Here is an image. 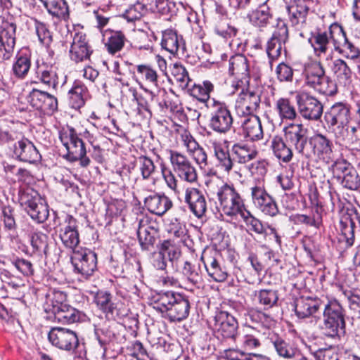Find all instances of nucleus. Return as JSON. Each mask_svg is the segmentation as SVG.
<instances>
[{
  "label": "nucleus",
  "mask_w": 360,
  "mask_h": 360,
  "mask_svg": "<svg viewBox=\"0 0 360 360\" xmlns=\"http://www.w3.org/2000/svg\"><path fill=\"white\" fill-rule=\"evenodd\" d=\"M288 141L295 145V150L307 159L316 158L326 163L333 160V143L326 135L316 133L308 136V129L301 123V125L292 126Z\"/></svg>",
  "instance_id": "nucleus-1"
},
{
  "label": "nucleus",
  "mask_w": 360,
  "mask_h": 360,
  "mask_svg": "<svg viewBox=\"0 0 360 360\" xmlns=\"http://www.w3.org/2000/svg\"><path fill=\"white\" fill-rule=\"evenodd\" d=\"M151 305L170 322H180L186 319L191 309L188 297L173 291L160 292L153 295Z\"/></svg>",
  "instance_id": "nucleus-2"
},
{
  "label": "nucleus",
  "mask_w": 360,
  "mask_h": 360,
  "mask_svg": "<svg viewBox=\"0 0 360 360\" xmlns=\"http://www.w3.org/2000/svg\"><path fill=\"white\" fill-rule=\"evenodd\" d=\"M324 336L336 339L345 334V311L337 300H330L324 305L323 321L319 324Z\"/></svg>",
  "instance_id": "nucleus-3"
},
{
  "label": "nucleus",
  "mask_w": 360,
  "mask_h": 360,
  "mask_svg": "<svg viewBox=\"0 0 360 360\" xmlns=\"http://www.w3.org/2000/svg\"><path fill=\"white\" fill-rule=\"evenodd\" d=\"M324 122L338 141L351 140L349 123L351 120L350 107L348 104L338 102L331 105L323 114Z\"/></svg>",
  "instance_id": "nucleus-4"
},
{
  "label": "nucleus",
  "mask_w": 360,
  "mask_h": 360,
  "mask_svg": "<svg viewBox=\"0 0 360 360\" xmlns=\"http://www.w3.org/2000/svg\"><path fill=\"white\" fill-rule=\"evenodd\" d=\"M216 196L219 211L228 217V220L236 219L247 210L244 199L233 184L225 183L218 187Z\"/></svg>",
  "instance_id": "nucleus-5"
},
{
  "label": "nucleus",
  "mask_w": 360,
  "mask_h": 360,
  "mask_svg": "<svg viewBox=\"0 0 360 360\" xmlns=\"http://www.w3.org/2000/svg\"><path fill=\"white\" fill-rule=\"evenodd\" d=\"M48 339L53 346L59 349L72 351L75 360H83L86 356L84 343L79 341L77 335L72 330L61 327L52 328L48 334Z\"/></svg>",
  "instance_id": "nucleus-6"
},
{
  "label": "nucleus",
  "mask_w": 360,
  "mask_h": 360,
  "mask_svg": "<svg viewBox=\"0 0 360 360\" xmlns=\"http://www.w3.org/2000/svg\"><path fill=\"white\" fill-rule=\"evenodd\" d=\"M59 139L67 150L64 158L70 162H79L82 167H87L91 160L86 155V145L73 127L59 131Z\"/></svg>",
  "instance_id": "nucleus-7"
},
{
  "label": "nucleus",
  "mask_w": 360,
  "mask_h": 360,
  "mask_svg": "<svg viewBox=\"0 0 360 360\" xmlns=\"http://www.w3.org/2000/svg\"><path fill=\"white\" fill-rule=\"evenodd\" d=\"M302 75L305 85L320 94L333 96L337 93V84L326 75L325 70L320 62L305 65Z\"/></svg>",
  "instance_id": "nucleus-8"
},
{
  "label": "nucleus",
  "mask_w": 360,
  "mask_h": 360,
  "mask_svg": "<svg viewBox=\"0 0 360 360\" xmlns=\"http://www.w3.org/2000/svg\"><path fill=\"white\" fill-rule=\"evenodd\" d=\"M339 27L340 25L335 22L331 24L328 30H317L311 33L308 41L316 57L321 59L335 51L336 44L339 43L337 38Z\"/></svg>",
  "instance_id": "nucleus-9"
},
{
  "label": "nucleus",
  "mask_w": 360,
  "mask_h": 360,
  "mask_svg": "<svg viewBox=\"0 0 360 360\" xmlns=\"http://www.w3.org/2000/svg\"><path fill=\"white\" fill-rule=\"evenodd\" d=\"M207 108L210 110L209 128L219 134L228 133L232 128L233 118L227 104L212 98Z\"/></svg>",
  "instance_id": "nucleus-10"
},
{
  "label": "nucleus",
  "mask_w": 360,
  "mask_h": 360,
  "mask_svg": "<svg viewBox=\"0 0 360 360\" xmlns=\"http://www.w3.org/2000/svg\"><path fill=\"white\" fill-rule=\"evenodd\" d=\"M295 101L298 113L305 120L318 121L323 112V105L316 97L307 92H297Z\"/></svg>",
  "instance_id": "nucleus-11"
},
{
  "label": "nucleus",
  "mask_w": 360,
  "mask_h": 360,
  "mask_svg": "<svg viewBox=\"0 0 360 360\" xmlns=\"http://www.w3.org/2000/svg\"><path fill=\"white\" fill-rule=\"evenodd\" d=\"M70 261L74 271L85 279L92 276L97 268V255L88 248H79L70 257Z\"/></svg>",
  "instance_id": "nucleus-12"
},
{
  "label": "nucleus",
  "mask_w": 360,
  "mask_h": 360,
  "mask_svg": "<svg viewBox=\"0 0 360 360\" xmlns=\"http://www.w3.org/2000/svg\"><path fill=\"white\" fill-rule=\"evenodd\" d=\"M24 210L37 223H43L49 217V209L38 192L30 187H24Z\"/></svg>",
  "instance_id": "nucleus-13"
},
{
  "label": "nucleus",
  "mask_w": 360,
  "mask_h": 360,
  "mask_svg": "<svg viewBox=\"0 0 360 360\" xmlns=\"http://www.w3.org/2000/svg\"><path fill=\"white\" fill-rule=\"evenodd\" d=\"M301 125V123H288L283 127L282 132L283 137L274 136L271 141L270 148L274 155L281 162L288 163L293 158V151L292 147L295 149V145L290 143L287 139V136L290 134L293 129L292 126Z\"/></svg>",
  "instance_id": "nucleus-14"
},
{
  "label": "nucleus",
  "mask_w": 360,
  "mask_h": 360,
  "mask_svg": "<svg viewBox=\"0 0 360 360\" xmlns=\"http://www.w3.org/2000/svg\"><path fill=\"white\" fill-rule=\"evenodd\" d=\"M169 155L171 164L178 177L189 184L197 183L198 172L189 158L175 150H170Z\"/></svg>",
  "instance_id": "nucleus-15"
},
{
  "label": "nucleus",
  "mask_w": 360,
  "mask_h": 360,
  "mask_svg": "<svg viewBox=\"0 0 360 360\" xmlns=\"http://www.w3.org/2000/svg\"><path fill=\"white\" fill-rule=\"evenodd\" d=\"M254 205L264 214L275 217L279 210L274 198L266 191L264 185L254 184L250 188Z\"/></svg>",
  "instance_id": "nucleus-16"
},
{
  "label": "nucleus",
  "mask_w": 360,
  "mask_h": 360,
  "mask_svg": "<svg viewBox=\"0 0 360 360\" xmlns=\"http://www.w3.org/2000/svg\"><path fill=\"white\" fill-rule=\"evenodd\" d=\"M59 238L64 247L72 254L78 251L79 244V233L78 221L72 215L66 214L64 221L60 224L58 231Z\"/></svg>",
  "instance_id": "nucleus-17"
},
{
  "label": "nucleus",
  "mask_w": 360,
  "mask_h": 360,
  "mask_svg": "<svg viewBox=\"0 0 360 360\" xmlns=\"http://www.w3.org/2000/svg\"><path fill=\"white\" fill-rule=\"evenodd\" d=\"M288 39V29L286 22L278 18L276 30L266 42V53L269 60L270 66L273 61L278 59L281 55L282 44L285 43Z\"/></svg>",
  "instance_id": "nucleus-18"
},
{
  "label": "nucleus",
  "mask_w": 360,
  "mask_h": 360,
  "mask_svg": "<svg viewBox=\"0 0 360 360\" xmlns=\"http://www.w3.org/2000/svg\"><path fill=\"white\" fill-rule=\"evenodd\" d=\"M259 94L255 91L242 89L235 104V111L238 116L246 117L255 115L260 106Z\"/></svg>",
  "instance_id": "nucleus-19"
},
{
  "label": "nucleus",
  "mask_w": 360,
  "mask_h": 360,
  "mask_svg": "<svg viewBox=\"0 0 360 360\" xmlns=\"http://www.w3.org/2000/svg\"><path fill=\"white\" fill-rule=\"evenodd\" d=\"M266 340L269 345L281 358L291 359L300 355V350L295 343L275 332H269Z\"/></svg>",
  "instance_id": "nucleus-20"
},
{
  "label": "nucleus",
  "mask_w": 360,
  "mask_h": 360,
  "mask_svg": "<svg viewBox=\"0 0 360 360\" xmlns=\"http://www.w3.org/2000/svg\"><path fill=\"white\" fill-rule=\"evenodd\" d=\"M214 328L218 338L234 340L238 335V323L229 312L220 311L214 316Z\"/></svg>",
  "instance_id": "nucleus-21"
},
{
  "label": "nucleus",
  "mask_w": 360,
  "mask_h": 360,
  "mask_svg": "<svg viewBox=\"0 0 360 360\" xmlns=\"http://www.w3.org/2000/svg\"><path fill=\"white\" fill-rule=\"evenodd\" d=\"M215 255L214 251L204 252L201 256V260L209 275L216 282L225 281L229 276V272L223 262Z\"/></svg>",
  "instance_id": "nucleus-22"
},
{
  "label": "nucleus",
  "mask_w": 360,
  "mask_h": 360,
  "mask_svg": "<svg viewBox=\"0 0 360 360\" xmlns=\"http://www.w3.org/2000/svg\"><path fill=\"white\" fill-rule=\"evenodd\" d=\"M93 49L86 34L76 32L73 37L70 49V58L75 63L90 60Z\"/></svg>",
  "instance_id": "nucleus-23"
},
{
  "label": "nucleus",
  "mask_w": 360,
  "mask_h": 360,
  "mask_svg": "<svg viewBox=\"0 0 360 360\" xmlns=\"http://www.w3.org/2000/svg\"><path fill=\"white\" fill-rule=\"evenodd\" d=\"M211 147L216 159V166L224 172L229 174L234 166V161L229 152L228 141H213Z\"/></svg>",
  "instance_id": "nucleus-24"
},
{
  "label": "nucleus",
  "mask_w": 360,
  "mask_h": 360,
  "mask_svg": "<svg viewBox=\"0 0 360 360\" xmlns=\"http://www.w3.org/2000/svg\"><path fill=\"white\" fill-rule=\"evenodd\" d=\"M229 72L235 75L238 81L236 86L248 85L250 80V69L248 58L243 54H236L229 59Z\"/></svg>",
  "instance_id": "nucleus-25"
},
{
  "label": "nucleus",
  "mask_w": 360,
  "mask_h": 360,
  "mask_svg": "<svg viewBox=\"0 0 360 360\" xmlns=\"http://www.w3.org/2000/svg\"><path fill=\"white\" fill-rule=\"evenodd\" d=\"M161 46L173 56H184L185 54L186 45L182 36L172 29L162 32Z\"/></svg>",
  "instance_id": "nucleus-26"
},
{
  "label": "nucleus",
  "mask_w": 360,
  "mask_h": 360,
  "mask_svg": "<svg viewBox=\"0 0 360 360\" xmlns=\"http://www.w3.org/2000/svg\"><path fill=\"white\" fill-rule=\"evenodd\" d=\"M185 202L191 212L198 218L202 217L207 210V201L202 191L198 188L190 187L185 191Z\"/></svg>",
  "instance_id": "nucleus-27"
},
{
  "label": "nucleus",
  "mask_w": 360,
  "mask_h": 360,
  "mask_svg": "<svg viewBox=\"0 0 360 360\" xmlns=\"http://www.w3.org/2000/svg\"><path fill=\"white\" fill-rule=\"evenodd\" d=\"M127 40L126 35L122 30L105 29L103 31L102 41L107 51L111 55L122 51Z\"/></svg>",
  "instance_id": "nucleus-28"
},
{
  "label": "nucleus",
  "mask_w": 360,
  "mask_h": 360,
  "mask_svg": "<svg viewBox=\"0 0 360 360\" xmlns=\"http://www.w3.org/2000/svg\"><path fill=\"white\" fill-rule=\"evenodd\" d=\"M269 0L259 4L255 9L252 10L248 14L250 22L260 30L269 26L273 19V12L268 5Z\"/></svg>",
  "instance_id": "nucleus-29"
},
{
  "label": "nucleus",
  "mask_w": 360,
  "mask_h": 360,
  "mask_svg": "<svg viewBox=\"0 0 360 360\" xmlns=\"http://www.w3.org/2000/svg\"><path fill=\"white\" fill-rule=\"evenodd\" d=\"M355 220H358L360 224L359 216L356 212L343 215L341 217L340 221V229L341 231L340 240L345 243L346 248H350L354 243L356 231Z\"/></svg>",
  "instance_id": "nucleus-30"
},
{
  "label": "nucleus",
  "mask_w": 360,
  "mask_h": 360,
  "mask_svg": "<svg viewBox=\"0 0 360 360\" xmlns=\"http://www.w3.org/2000/svg\"><path fill=\"white\" fill-rule=\"evenodd\" d=\"M143 202L147 210L158 216L165 214L173 205L172 200L165 194L155 192L146 197Z\"/></svg>",
  "instance_id": "nucleus-31"
},
{
  "label": "nucleus",
  "mask_w": 360,
  "mask_h": 360,
  "mask_svg": "<svg viewBox=\"0 0 360 360\" xmlns=\"http://www.w3.org/2000/svg\"><path fill=\"white\" fill-rule=\"evenodd\" d=\"M322 302L318 297H301L295 302V312L300 319L309 318L321 308Z\"/></svg>",
  "instance_id": "nucleus-32"
},
{
  "label": "nucleus",
  "mask_w": 360,
  "mask_h": 360,
  "mask_svg": "<svg viewBox=\"0 0 360 360\" xmlns=\"http://www.w3.org/2000/svg\"><path fill=\"white\" fill-rule=\"evenodd\" d=\"M158 230L149 224L148 219H141L137 231L139 244L143 250H150L156 241Z\"/></svg>",
  "instance_id": "nucleus-33"
},
{
  "label": "nucleus",
  "mask_w": 360,
  "mask_h": 360,
  "mask_svg": "<svg viewBox=\"0 0 360 360\" xmlns=\"http://www.w3.org/2000/svg\"><path fill=\"white\" fill-rule=\"evenodd\" d=\"M27 34H36L42 44L49 46L53 41L52 34L46 24L35 18L27 17L25 22Z\"/></svg>",
  "instance_id": "nucleus-34"
},
{
  "label": "nucleus",
  "mask_w": 360,
  "mask_h": 360,
  "mask_svg": "<svg viewBox=\"0 0 360 360\" xmlns=\"http://www.w3.org/2000/svg\"><path fill=\"white\" fill-rule=\"evenodd\" d=\"M49 314L53 315L56 321L62 324H71L78 322L83 316V314L81 311L68 304L62 305L61 307H56Z\"/></svg>",
  "instance_id": "nucleus-35"
},
{
  "label": "nucleus",
  "mask_w": 360,
  "mask_h": 360,
  "mask_svg": "<svg viewBox=\"0 0 360 360\" xmlns=\"http://www.w3.org/2000/svg\"><path fill=\"white\" fill-rule=\"evenodd\" d=\"M286 11L288 23L295 30H300L306 25L309 10L304 8L302 6L291 3L286 6Z\"/></svg>",
  "instance_id": "nucleus-36"
},
{
  "label": "nucleus",
  "mask_w": 360,
  "mask_h": 360,
  "mask_svg": "<svg viewBox=\"0 0 360 360\" xmlns=\"http://www.w3.org/2000/svg\"><path fill=\"white\" fill-rule=\"evenodd\" d=\"M214 86L209 80H204L202 83L194 84L188 88L189 94L198 101L207 105L211 103L210 94L214 91Z\"/></svg>",
  "instance_id": "nucleus-37"
},
{
  "label": "nucleus",
  "mask_w": 360,
  "mask_h": 360,
  "mask_svg": "<svg viewBox=\"0 0 360 360\" xmlns=\"http://www.w3.org/2000/svg\"><path fill=\"white\" fill-rule=\"evenodd\" d=\"M15 29L14 24L8 22L0 25V46L8 53L13 52L15 47Z\"/></svg>",
  "instance_id": "nucleus-38"
},
{
  "label": "nucleus",
  "mask_w": 360,
  "mask_h": 360,
  "mask_svg": "<svg viewBox=\"0 0 360 360\" xmlns=\"http://www.w3.org/2000/svg\"><path fill=\"white\" fill-rule=\"evenodd\" d=\"M242 127L245 136L251 140H259L263 138L261 120L256 115L244 117Z\"/></svg>",
  "instance_id": "nucleus-39"
},
{
  "label": "nucleus",
  "mask_w": 360,
  "mask_h": 360,
  "mask_svg": "<svg viewBox=\"0 0 360 360\" xmlns=\"http://www.w3.org/2000/svg\"><path fill=\"white\" fill-rule=\"evenodd\" d=\"M112 295L108 291L99 290L94 297V302L99 310H101L107 319L114 317L116 309L115 304L112 301Z\"/></svg>",
  "instance_id": "nucleus-40"
},
{
  "label": "nucleus",
  "mask_w": 360,
  "mask_h": 360,
  "mask_svg": "<svg viewBox=\"0 0 360 360\" xmlns=\"http://www.w3.org/2000/svg\"><path fill=\"white\" fill-rule=\"evenodd\" d=\"M275 110L281 120L294 121L298 117V112L289 98L281 97L275 102Z\"/></svg>",
  "instance_id": "nucleus-41"
},
{
  "label": "nucleus",
  "mask_w": 360,
  "mask_h": 360,
  "mask_svg": "<svg viewBox=\"0 0 360 360\" xmlns=\"http://www.w3.org/2000/svg\"><path fill=\"white\" fill-rule=\"evenodd\" d=\"M29 243L32 247V250H24V253L32 255L36 252L42 251L45 257H47L49 251L48 239L46 234L41 232H33L28 236Z\"/></svg>",
  "instance_id": "nucleus-42"
},
{
  "label": "nucleus",
  "mask_w": 360,
  "mask_h": 360,
  "mask_svg": "<svg viewBox=\"0 0 360 360\" xmlns=\"http://www.w3.org/2000/svg\"><path fill=\"white\" fill-rule=\"evenodd\" d=\"M68 94L71 107L74 109H79L85 103L88 89L81 81H75Z\"/></svg>",
  "instance_id": "nucleus-43"
},
{
  "label": "nucleus",
  "mask_w": 360,
  "mask_h": 360,
  "mask_svg": "<svg viewBox=\"0 0 360 360\" xmlns=\"http://www.w3.org/2000/svg\"><path fill=\"white\" fill-rule=\"evenodd\" d=\"M332 71L336 77L338 83L342 86H348L352 82V71L346 62L342 59L333 61Z\"/></svg>",
  "instance_id": "nucleus-44"
},
{
  "label": "nucleus",
  "mask_w": 360,
  "mask_h": 360,
  "mask_svg": "<svg viewBox=\"0 0 360 360\" xmlns=\"http://www.w3.org/2000/svg\"><path fill=\"white\" fill-rule=\"evenodd\" d=\"M337 34L339 43L336 44L335 51L340 53H345L347 57L352 59L357 58L359 51L352 42L349 41L342 26L340 25Z\"/></svg>",
  "instance_id": "nucleus-45"
},
{
  "label": "nucleus",
  "mask_w": 360,
  "mask_h": 360,
  "mask_svg": "<svg viewBox=\"0 0 360 360\" xmlns=\"http://www.w3.org/2000/svg\"><path fill=\"white\" fill-rule=\"evenodd\" d=\"M160 251L167 257L172 265L177 266L181 263V250L176 243L172 240H165L162 242Z\"/></svg>",
  "instance_id": "nucleus-46"
},
{
  "label": "nucleus",
  "mask_w": 360,
  "mask_h": 360,
  "mask_svg": "<svg viewBox=\"0 0 360 360\" xmlns=\"http://www.w3.org/2000/svg\"><path fill=\"white\" fill-rule=\"evenodd\" d=\"M239 163L245 164L254 160L257 155V150L247 144L235 143L231 148Z\"/></svg>",
  "instance_id": "nucleus-47"
},
{
  "label": "nucleus",
  "mask_w": 360,
  "mask_h": 360,
  "mask_svg": "<svg viewBox=\"0 0 360 360\" xmlns=\"http://www.w3.org/2000/svg\"><path fill=\"white\" fill-rule=\"evenodd\" d=\"M258 304L264 310L269 309L277 304L278 300V291L272 289H262L255 292Z\"/></svg>",
  "instance_id": "nucleus-48"
},
{
  "label": "nucleus",
  "mask_w": 360,
  "mask_h": 360,
  "mask_svg": "<svg viewBox=\"0 0 360 360\" xmlns=\"http://www.w3.org/2000/svg\"><path fill=\"white\" fill-rule=\"evenodd\" d=\"M66 300L67 295L64 292L53 289L46 295V302L44 304V311L47 314H49L51 311H53L56 307H61L62 305L68 304Z\"/></svg>",
  "instance_id": "nucleus-49"
},
{
  "label": "nucleus",
  "mask_w": 360,
  "mask_h": 360,
  "mask_svg": "<svg viewBox=\"0 0 360 360\" xmlns=\"http://www.w3.org/2000/svg\"><path fill=\"white\" fill-rule=\"evenodd\" d=\"M136 164L144 180L153 178V175L157 172L154 161L148 156L141 155L138 157L136 160Z\"/></svg>",
  "instance_id": "nucleus-50"
},
{
  "label": "nucleus",
  "mask_w": 360,
  "mask_h": 360,
  "mask_svg": "<svg viewBox=\"0 0 360 360\" xmlns=\"http://www.w3.org/2000/svg\"><path fill=\"white\" fill-rule=\"evenodd\" d=\"M136 70L141 80L150 86L158 89V75L155 70L148 65H139L136 66Z\"/></svg>",
  "instance_id": "nucleus-51"
},
{
  "label": "nucleus",
  "mask_w": 360,
  "mask_h": 360,
  "mask_svg": "<svg viewBox=\"0 0 360 360\" xmlns=\"http://www.w3.org/2000/svg\"><path fill=\"white\" fill-rule=\"evenodd\" d=\"M27 91L29 92L26 96V101L32 108L39 111L44 102L46 91L39 90L35 87L31 88V85L26 84Z\"/></svg>",
  "instance_id": "nucleus-52"
},
{
  "label": "nucleus",
  "mask_w": 360,
  "mask_h": 360,
  "mask_svg": "<svg viewBox=\"0 0 360 360\" xmlns=\"http://www.w3.org/2000/svg\"><path fill=\"white\" fill-rule=\"evenodd\" d=\"M45 7L49 14L58 19L65 18L69 13L68 4L65 0H51Z\"/></svg>",
  "instance_id": "nucleus-53"
},
{
  "label": "nucleus",
  "mask_w": 360,
  "mask_h": 360,
  "mask_svg": "<svg viewBox=\"0 0 360 360\" xmlns=\"http://www.w3.org/2000/svg\"><path fill=\"white\" fill-rule=\"evenodd\" d=\"M181 272L193 285H197L202 281L198 269L187 260L183 262Z\"/></svg>",
  "instance_id": "nucleus-54"
},
{
  "label": "nucleus",
  "mask_w": 360,
  "mask_h": 360,
  "mask_svg": "<svg viewBox=\"0 0 360 360\" xmlns=\"http://www.w3.org/2000/svg\"><path fill=\"white\" fill-rule=\"evenodd\" d=\"M171 72L180 87L183 89L188 88L191 79L188 72L183 65L178 63H174Z\"/></svg>",
  "instance_id": "nucleus-55"
},
{
  "label": "nucleus",
  "mask_w": 360,
  "mask_h": 360,
  "mask_svg": "<svg viewBox=\"0 0 360 360\" xmlns=\"http://www.w3.org/2000/svg\"><path fill=\"white\" fill-rule=\"evenodd\" d=\"M146 11V6L139 1L130 5L122 13V16L127 22H135L141 18Z\"/></svg>",
  "instance_id": "nucleus-56"
},
{
  "label": "nucleus",
  "mask_w": 360,
  "mask_h": 360,
  "mask_svg": "<svg viewBox=\"0 0 360 360\" xmlns=\"http://www.w3.org/2000/svg\"><path fill=\"white\" fill-rule=\"evenodd\" d=\"M129 354L137 360H152V357L143 347V344L136 340L131 342L127 347Z\"/></svg>",
  "instance_id": "nucleus-57"
},
{
  "label": "nucleus",
  "mask_w": 360,
  "mask_h": 360,
  "mask_svg": "<svg viewBox=\"0 0 360 360\" xmlns=\"http://www.w3.org/2000/svg\"><path fill=\"white\" fill-rule=\"evenodd\" d=\"M350 172L338 181L341 185L349 190L356 191L360 188V177L355 169H349Z\"/></svg>",
  "instance_id": "nucleus-58"
},
{
  "label": "nucleus",
  "mask_w": 360,
  "mask_h": 360,
  "mask_svg": "<svg viewBox=\"0 0 360 360\" xmlns=\"http://www.w3.org/2000/svg\"><path fill=\"white\" fill-rule=\"evenodd\" d=\"M240 217L250 231L258 234H263L265 233V228L262 223L255 218L249 210H246Z\"/></svg>",
  "instance_id": "nucleus-59"
},
{
  "label": "nucleus",
  "mask_w": 360,
  "mask_h": 360,
  "mask_svg": "<svg viewBox=\"0 0 360 360\" xmlns=\"http://www.w3.org/2000/svg\"><path fill=\"white\" fill-rule=\"evenodd\" d=\"M295 219L297 223L304 224L316 229H319L322 224V216L317 209H316L314 213L310 215L297 214Z\"/></svg>",
  "instance_id": "nucleus-60"
},
{
  "label": "nucleus",
  "mask_w": 360,
  "mask_h": 360,
  "mask_svg": "<svg viewBox=\"0 0 360 360\" xmlns=\"http://www.w3.org/2000/svg\"><path fill=\"white\" fill-rule=\"evenodd\" d=\"M24 162L35 163L41 160V155L36 146L29 140L24 139Z\"/></svg>",
  "instance_id": "nucleus-61"
},
{
  "label": "nucleus",
  "mask_w": 360,
  "mask_h": 360,
  "mask_svg": "<svg viewBox=\"0 0 360 360\" xmlns=\"http://www.w3.org/2000/svg\"><path fill=\"white\" fill-rule=\"evenodd\" d=\"M331 169L334 177L339 180L350 172L349 169L354 168L347 160L344 159H338L332 165Z\"/></svg>",
  "instance_id": "nucleus-62"
},
{
  "label": "nucleus",
  "mask_w": 360,
  "mask_h": 360,
  "mask_svg": "<svg viewBox=\"0 0 360 360\" xmlns=\"http://www.w3.org/2000/svg\"><path fill=\"white\" fill-rule=\"evenodd\" d=\"M278 80L281 82H290L293 79L292 68L285 63H279L276 68Z\"/></svg>",
  "instance_id": "nucleus-63"
},
{
  "label": "nucleus",
  "mask_w": 360,
  "mask_h": 360,
  "mask_svg": "<svg viewBox=\"0 0 360 360\" xmlns=\"http://www.w3.org/2000/svg\"><path fill=\"white\" fill-rule=\"evenodd\" d=\"M342 293L348 301L349 308L360 311V290H343Z\"/></svg>",
  "instance_id": "nucleus-64"
}]
</instances>
